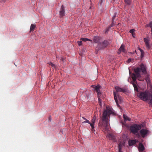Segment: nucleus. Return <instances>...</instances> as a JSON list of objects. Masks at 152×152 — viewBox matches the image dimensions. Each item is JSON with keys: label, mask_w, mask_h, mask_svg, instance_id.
<instances>
[{"label": "nucleus", "mask_w": 152, "mask_h": 152, "mask_svg": "<svg viewBox=\"0 0 152 152\" xmlns=\"http://www.w3.org/2000/svg\"><path fill=\"white\" fill-rule=\"evenodd\" d=\"M65 15L64 7L63 5H62L61 10L59 12V15L60 18H62Z\"/></svg>", "instance_id": "nucleus-8"}, {"label": "nucleus", "mask_w": 152, "mask_h": 152, "mask_svg": "<svg viewBox=\"0 0 152 152\" xmlns=\"http://www.w3.org/2000/svg\"><path fill=\"white\" fill-rule=\"evenodd\" d=\"M134 82L133 81L131 83L132 84L134 87L137 86V85L134 83Z\"/></svg>", "instance_id": "nucleus-36"}, {"label": "nucleus", "mask_w": 152, "mask_h": 152, "mask_svg": "<svg viewBox=\"0 0 152 152\" xmlns=\"http://www.w3.org/2000/svg\"><path fill=\"white\" fill-rule=\"evenodd\" d=\"M98 100H99V102H100V104H101V99L100 98H98Z\"/></svg>", "instance_id": "nucleus-40"}, {"label": "nucleus", "mask_w": 152, "mask_h": 152, "mask_svg": "<svg viewBox=\"0 0 152 152\" xmlns=\"http://www.w3.org/2000/svg\"><path fill=\"white\" fill-rule=\"evenodd\" d=\"M115 88L117 92H120L125 93L127 91V90L126 89L124 88H121L117 86H115Z\"/></svg>", "instance_id": "nucleus-10"}, {"label": "nucleus", "mask_w": 152, "mask_h": 152, "mask_svg": "<svg viewBox=\"0 0 152 152\" xmlns=\"http://www.w3.org/2000/svg\"><path fill=\"white\" fill-rule=\"evenodd\" d=\"M150 94L146 91L141 92L137 93V96L141 100L146 101L148 100Z\"/></svg>", "instance_id": "nucleus-2"}, {"label": "nucleus", "mask_w": 152, "mask_h": 152, "mask_svg": "<svg viewBox=\"0 0 152 152\" xmlns=\"http://www.w3.org/2000/svg\"><path fill=\"white\" fill-rule=\"evenodd\" d=\"M135 31V30L134 29H132L129 31V32L132 34L134 33Z\"/></svg>", "instance_id": "nucleus-35"}, {"label": "nucleus", "mask_w": 152, "mask_h": 152, "mask_svg": "<svg viewBox=\"0 0 152 152\" xmlns=\"http://www.w3.org/2000/svg\"><path fill=\"white\" fill-rule=\"evenodd\" d=\"M102 38L99 36H95L93 39V41L94 43H99L100 42V41L101 40Z\"/></svg>", "instance_id": "nucleus-13"}, {"label": "nucleus", "mask_w": 152, "mask_h": 152, "mask_svg": "<svg viewBox=\"0 0 152 152\" xmlns=\"http://www.w3.org/2000/svg\"><path fill=\"white\" fill-rule=\"evenodd\" d=\"M151 98V99L150 100V103L152 105V94H150L149 98Z\"/></svg>", "instance_id": "nucleus-31"}, {"label": "nucleus", "mask_w": 152, "mask_h": 152, "mask_svg": "<svg viewBox=\"0 0 152 152\" xmlns=\"http://www.w3.org/2000/svg\"><path fill=\"white\" fill-rule=\"evenodd\" d=\"M113 95H114V99L115 100V101L117 106H118L119 104H118V100L117 99V97L116 96V93L114 91H113Z\"/></svg>", "instance_id": "nucleus-19"}, {"label": "nucleus", "mask_w": 152, "mask_h": 152, "mask_svg": "<svg viewBox=\"0 0 152 152\" xmlns=\"http://www.w3.org/2000/svg\"><path fill=\"white\" fill-rule=\"evenodd\" d=\"M146 27H149L151 28H152V21L150 22L148 24L146 25Z\"/></svg>", "instance_id": "nucleus-26"}, {"label": "nucleus", "mask_w": 152, "mask_h": 152, "mask_svg": "<svg viewBox=\"0 0 152 152\" xmlns=\"http://www.w3.org/2000/svg\"><path fill=\"white\" fill-rule=\"evenodd\" d=\"M148 130L147 129H142L140 131V133L141 136L144 138L145 136L148 134Z\"/></svg>", "instance_id": "nucleus-7"}, {"label": "nucleus", "mask_w": 152, "mask_h": 152, "mask_svg": "<svg viewBox=\"0 0 152 152\" xmlns=\"http://www.w3.org/2000/svg\"><path fill=\"white\" fill-rule=\"evenodd\" d=\"M138 50H139L140 51V52L143 51V50H142L140 48H138Z\"/></svg>", "instance_id": "nucleus-39"}, {"label": "nucleus", "mask_w": 152, "mask_h": 152, "mask_svg": "<svg viewBox=\"0 0 152 152\" xmlns=\"http://www.w3.org/2000/svg\"><path fill=\"white\" fill-rule=\"evenodd\" d=\"M90 126L91 128V132H94V131H95V130L94 129V128H95L94 126L91 125H90Z\"/></svg>", "instance_id": "nucleus-28"}, {"label": "nucleus", "mask_w": 152, "mask_h": 152, "mask_svg": "<svg viewBox=\"0 0 152 152\" xmlns=\"http://www.w3.org/2000/svg\"><path fill=\"white\" fill-rule=\"evenodd\" d=\"M96 116L95 115H94L91 120V123H90V125H93L94 126V124L96 122Z\"/></svg>", "instance_id": "nucleus-17"}, {"label": "nucleus", "mask_w": 152, "mask_h": 152, "mask_svg": "<svg viewBox=\"0 0 152 152\" xmlns=\"http://www.w3.org/2000/svg\"><path fill=\"white\" fill-rule=\"evenodd\" d=\"M82 40L80 41H78L77 42V43L78 44V45L79 46H81L82 45Z\"/></svg>", "instance_id": "nucleus-33"}, {"label": "nucleus", "mask_w": 152, "mask_h": 152, "mask_svg": "<svg viewBox=\"0 0 152 152\" xmlns=\"http://www.w3.org/2000/svg\"><path fill=\"white\" fill-rule=\"evenodd\" d=\"M137 140H130L128 141V144L129 146H132L136 143Z\"/></svg>", "instance_id": "nucleus-15"}, {"label": "nucleus", "mask_w": 152, "mask_h": 152, "mask_svg": "<svg viewBox=\"0 0 152 152\" xmlns=\"http://www.w3.org/2000/svg\"><path fill=\"white\" fill-rule=\"evenodd\" d=\"M140 68L139 67L140 72L141 71L144 74L147 73L146 68L143 64L142 63L140 65Z\"/></svg>", "instance_id": "nucleus-6"}, {"label": "nucleus", "mask_w": 152, "mask_h": 152, "mask_svg": "<svg viewBox=\"0 0 152 152\" xmlns=\"http://www.w3.org/2000/svg\"><path fill=\"white\" fill-rule=\"evenodd\" d=\"M36 27V25L35 24H31L30 26V32L34 31V28Z\"/></svg>", "instance_id": "nucleus-21"}, {"label": "nucleus", "mask_w": 152, "mask_h": 152, "mask_svg": "<svg viewBox=\"0 0 152 152\" xmlns=\"http://www.w3.org/2000/svg\"><path fill=\"white\" fill-rule=\"evenodd\" d=\"M134 71L136 74L134 73H132L131 75V77L133 80V81L135 82L136 81V78L140 77L141 76L140 73L139 67H137L134 68Z\"/></svg>", "instance_id": "nucleus-5"}, {"label": "nucleus", "mask_w": 152, "mask_h": 152, "mask_svg": "<svg viewBox=\"0 0 152 152\" xmlns=\"http://www.w3.org/2000/svg\"><path fill=\"white\" fill-rule=\"evenodd\" d=\"M125 47V46L124 45L122 44L121 45L120 48L118 50V53L120 54L121 52L125 53L126 51Z\"/></svg>", "instance_id": "nucleus-12"}, {"label": "nucleus", "mask_w": 152, "mask_h": 152, "mask_svg": "<svg viewBox=\"0 0 152 152\" xmlns=\"http://www.w3.org/2000/svg\"><path fill=\"white\" fill-rule=\"evenodd\" d=\"M118 152H123L122 151V144L121 142L118 144Z\"/></svg>", "instance_id": "nucleus-22"}, {"label": "nucleus", "mask_w": 152, "mask_h": 152, "mask_svg": "<svg viewBox=\"0 0 152 152\" xmlns=\"http://www.w3.org/2000/svg\"><path fill=\"white\" fill-rule=\"evenodd\" d=\"M115 22L114 20H112L111 24L109 26L111 28L112 27L115 26Z\"/></svg>", "instance_id": "nucleus-27"}, {"label": "nucleus", "mask_w": 152, "mask_h": 152, "mask_svg": "<svg viewBox=\"0 0 152 152\" xmlns=\"http://www.w3.org/2000/svg\"><path fill=\"white\" fill-rule=\"evenodd\" d=\"M102 0H100V1H101V4H102Z\"/></svg>", "instance_id": "nucleus-44"}, {"label": "nucleus", "mask_w": 152, "mask_h": 152, "mask_svg": "<svg viewBox=\"0 0 152 152\" xmlns=\"http://www.w3.org/2000/svg\"><path fill=\"white\" fill-rule=\"evenodd\" d=\"M123 118L125 122L126 121H131V119L128 117L125 114H124L123 115Z\"/></svg>", "instance_id": "nucleus-18"}, {"label": "nucleus", "mask_w": 152, "mask_h": 152, "mask_svg": "<svg viewBox=\"0 0 152 152\" xmlns=\"http://www.w3.org/2000/svg\"><path fill=\"white\" fill-rule=\"evenodd\" d=\"M80 40H82L83 41H84V42H86L87 41H92V40H91L90 39L86 38V37L81 38L80 39Z\"/></svg>", "instance_id": "nucleus-23"}, {"label": "nucleus", "mask_w": 152, "mask_h": 152, "mask_svg": "<svg viewBox=\"0 0 152 152\" xmlns=\"http://www.w3.org/2000/svg\"><path fill=\"white\" fill-rule=\"evenodd\" d=\"M49 64L51 65L52 67L53 68H55V64H54L52 63L51 62H50L49 63Z\"/></svg>", "instance_id": "nucleus-30"}, {"label": "nucleus", "mask_w": 152, "mask_h": 152, "mask_svg": "<svg viewBox=\"0 0 152 152\" xmlns=\"http://www.w3.org/2000/svg\"><path fill=\"white\" fill-rule=\"evenodd\" d=\"M132 34V36L134 38H135V34L134 33Z\"/></svg>", "instance_id": "nucleus-38"}, {"label": "nucleus", "mask_w": 152, "mask_h": 152, "mask_svg": "<svg viewBox=\"0 0 152 152\" xmlns=\"http://www.w3.org/2000/svg\"><path fill=\"white\" fill-rule=\"evenodd\" d=\"M62 58H63L62 57H61V59H62Z\"/></svg>", "instance_id": "nucleus-46"}, {"label": "nucleus", "mask_w": 152, "mask_h": 152, "mask_svg": "<svg viewBox=\"0 0 152 152\" xmlns=\"http://www.w3.org/2000/svg\"><path fill=\"white\" fill-rule=\"evenodd\" d=\"M118 96L119 97V95H118Z\"/></svg>", "instance_id": "nucleus-47"}, {"label": "nucleus", "mask_w": 152, "mask_h": 152, "mask_svg": "<svg viewBox=\"0 0 152 152\" xmlns=\"http://www.w3.org/2000/svg\"><path fill=\"white\" fill-rule=\"evenodd\" d=\"M134 88L135 93L137 95V93H138V92H139V91H138V88L137 87V86H136L134 87Z\"/></svg>", "instance_id": "nucleus-25"}, {"label": "nucleus", "mask_w": 152, "mask_h": 152, "mask_svg": "<svg viewBox=\"0 0 152 152\" xmlns=\"http://www.w3.org/2000/svg\"><path fill=\"white\" fill-rule=\"evenodd\" d=\"M125 4L128 5H130L132 3V0H124Z\"/></svg>", "instance_id": "nucleus-20"}, {"label": "nucleus", "mask_w": 152, "mask_h": 152, "mask_svg": "<svg viewBox=\"0 0 152 152\" xmlns=\"http://www.w3.org/2000/svg\"><path fill=\"white\" fill-rule=\"evenodd\" d=\"M116 14H117L116 12H115L114 13V15L113 16V17H112V20H114L115 19V18L116 17Z\"/></svg>", "instance_id": "nucleus-34"}, {"label": "nucleus", "mask_w": 152, "mask_h": 152, "mask_svg": "<svg viewBox=\"0 0 152 152\" xmlns=\"http://www.w3.org/2000/svg\"><path fill=\"white\" fill-rule=\"evenodd\" d=\"M56 58H59L60 59V58H59V57L58 56H56Z\"/></svg>", "instance_id": "nucleus-43"}, {"label": "nucleus", "mask_w": 152, "mask_h": 152, "mask_svg": "<svg viewBox=\"0 0 152 152\" xmlns=\"http://www.w3.org/2000/svg\"><path fill=\"white\" fill-rule=\"evenodd\" d=\"M107 110H104L102 115V121H105V125L106 129L108 127L107 115H110L111 114L114 113L112 110L111 108L107 107Z\"/></svg>", "instance_id": "nucleus-1"}, {"label": "nucleus", "mask_w": 152, "mask_h": 152, "mask_svg": "<svg viewBox=\"0 0 152 152\" xmlns=\"http://www.w3.org/2000/svg\"><path fill=\"white\" fill-rule=\"evenodd\" d=\"M109 44L108 41L107 40H105L103 42H99L96 47V49L99 50L103 49L107 47Z\"/></svg>", "instance_id": "nucleus-4"}, {"label": "nucleus", "mask_w": 152, "mask_h": 152, "mask_svg": "<svg viewBox=\"0 0 152 152\" xmlns=\"http://www.w3.org/2000/svg\"><path fill=\"white\" fill-rule=\"evenodd\" d=\"M144 41L145 43L146 48L148 49L150 48V46L149 44L150 40L146 38H144Z\"/></svg>", "instance_id": "nucleus-11"}, {"label": "nucleus", "mask_w": 152, "mask_h": 152, "mask_svg": "<svg viewBox=\"0 0 152 152\" xmlns=\"http://www.w3.org/2000/svg\"><path fill=\"white\" fill-rule=\"evenodd\" d=\"M83 123H88L89 124H90V122L88 120H87V119H86L85 121H84L83 122H82Z\"/></svg>", "instance_id": "nucleus-32"}, {"label": "nucleus", "mask_w": 152, "mask_h": 152, "mask_svg": "<svg viewBox=\"0 0 152 152\" xmlns=\"http://www.w3.org/2000/svg\"><path fill=\"white\" fill-rule=\"evenodd\" d=\"M139 151H143L145 149V147L141 143H139L138 148Z\"/></svg>", "instance_id": "nucleus-16"}, {"label": "nucleus", "mask_w": 152, "mask_h": 152, "mask_svg": "<svg viewBox=\"0 0 152 152\" xmlns=\"http://www.w3.org/2000/svg\"><path fill=\"white\" fill-rule=\"evenodd\" d=\"M130 132L134 134H136L141 128V126L138 124H134L130 126Z\"/></svg>", "instance_id": "nucleus-3"}, {"label": "nucleus", "mask_w": 152, "mask_h": 152, "mask_svg": "<svg viewBox=\"0 0 152 152\" xmlns=\"http://www.w3.org/2000/svg\"><path fill=\"white\" fill-rule=\"evenodd\" d=\"M141 52V55H140V57L141 58H142L144 56V52L143 50V51L140 52Z\"/></svg>", "instance_id": "nucleus-29"}, {"label": "nucleus", "mask_w": 152, "mask_h": 152, "mask_svg": "<svg viewBox=\"0 0 152 152\" xmlns=\"http://www.w3.org/2000/svg\"><path fill=\"white\" fill-rule=\"evenodd\" d=\"M82 118H83L84 120H86V119L85 118V117H83Z\"/></svg>", "instance_id": "nucleus-42"}, {"label": "nucleus", "mask_w": 152, "mask_h": 152, "mask_svg": "<svg viewBox=\"0 0 152 152\" xmlns=\"http://www.w3.org/2000/svg\"><path fill=\"white\" fill-rule=\"evenodd\" d=\"M107 137L110 140H111L113 141L115 140V136L111 133L108 134Z\"/></svg>", "instance_id": "nucleus-14"}, {"label": "nucleus", "mask_w": 152, "mask_h": 152, "mask_svg": "<svg viewBox=\"0 0 152 152\" xmlns=\"http://www.w3.org/2000/svg\"><path fill=\"white\" fill-rule=\"evenodd\" d=\"M149 77L148 76H148H147V77H146L147 80H148V79H149Z\"/></svg>", "instance_id": "nucleus-41"}, {"label": "nucleus", "mask_w": 152, "mask_h": 152, "mask_svg": "<svg viewBox=\"0 0 152 152\" xmlns=\"http://www.w3.org/2000/svg\"><path fill=\"white\" fill-rule=\"evenodd\" d=\"M91 87L94 89L96 91L97 94L98 95L100 94L101 93L100 90V86L99 85L95 86V85H92Z\"/></svg>", "instance_id": "nucleus-9"}, {"label": "nucleus", "mask_w": 152, "mask_h": 152, "mask_svg": "<svg viewBox=\"0 0 152 152\" xmlns=\"http://www.w3.org/2000/svg\"><path fill=\"white\" fill-rule=\"evenodd\" d=\"M111 28L109 26L107 28H106L104 31V33L105 34H106L110 30Z\"/></svg>", "instance_id": "nucleus-24"}, {"label": "nucleus", "mask_w": 152, "mask_h": 152, "mask_svg": "<svg viewBox=\"0 0 152 152\" xmlns=\"http://www.w3.org/2000/svg\"><path fill=\"white\" fill-rule=\"evenodd\" d=\"M131 59L130 58H129L128 59V60L127 61V62L128 63L130 62L131 61Z\"/></svg>", "instance_id": "nucleus-37"}, {"label": "nucleus", "mask_w": 152, "mask_h": 152, "mask_svg": "<svg viewBox=\"0 0 152 152\" xmlns=\"http://www.w3.org/2000/svg\"><path fill=\"white\" fill-rule=\"evenodd\" d=\"M151 28V34H152V28Z\"/></svg>", "instance_id": "nucleus-45"}]
</instances>
